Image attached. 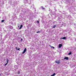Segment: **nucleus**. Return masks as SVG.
<instances>
[{
    "label": "nucleus",
    "instance_id": "nucleus-10",
    "mask_svg": "<svg viewBox=\"0 0 76 76\" xmlns=\"http://www.w3.org/2000/svg\"><path fill=\"white\" fill-rule=\"evenodd\" d=\"M7 63L8 64V63H9V60H8V59H7Z\"/></svg>",
    "mask_w": 76,
    "mask_h": 76
},
{
    "label": "nucleus",
    "instance_id": "nucleus-4",
    "mask_svg": "<svg viewBox=\"0 0 76 76\" xmlns=\"http://www.w3.org/2000/svg\"><path fill=\"white\" fill-rule=\"evenodd\" d=\"M62 46H63V45H61V44H60L59 45V48H61Z\"/></svg>",
    "mask_w": 76,
    "mask_h": 76
},
{
    "label": "nucleus",
    "instance_id": "nucleus-15",
    "mask_svg": "<svg viewBox=\"0 0 76 76\" xmlns=\"http://www.w3.org/2000/svg\"><path fill=\"white\" fill-rule=\"evenodd\" d=\"M18 74H20V71H18Z\"/></svg>",
    "mask_w": 76,
    "mask_h": 76
},
{
    "label": "nucleus",
    "instance_id": "nucleus-8",
    "mask_svg": "<svg viewBox=\"0 0 76 76\" xmlns=\"http://www.w3.org/2000/svg\"><path fill=\"white\" fill-rule=\"evenodd\" d=\"M22 27H23V25H21L20 26V27L19 28V29H21V28H22Z\"/></svg>",
    "mask_w": 76,
    "mask_h": 76
},
{
    "label": "nucleus",
    "instance_id": "nucleus-22",
    "mask_svg": "<svg viewBox=\"0 0 76 76\" xmlns=\"http://www.w3.org/2000/svg\"><path fill=\"white\" fill-rule=\"evenodd\" d=\"M22 39H21V40H22Z\"/></svg>",
    "mask_w": 76,
    "mask_h": 76
},
{
    "label": "nucleus",
    "instance_id": "nucleus-17",
    "mask_svg": "<svg viewBox=\"0 0 76 76\" xmlns=\"http://www.w3.org/2000/svg\"><path fill=\"white\" fill-rule=\"evenodd\" d=\"M7 63H6V64H5V66H6V65H7Z\"/></svg>",
    "mask_w": 76,
    "mask_h": 76
},
{
    "label": "nucleus",
    "instance_id": "nucleus-19",
    "mask_svg": "<svg viewBox=\"0 0 76 76\" xmlns=\"http://www.w3.org/2000/svg\"><path fill=\"white\" fill-rule=\"evenodd\" d=\"M20 50V48H19L18 49V50Z\"/></svg>",
    "mask_w": 76,
    "mask_h": 76
},
{
    "label": "nucleus",
    "instance_id": "nucleus-13",
    "mask_svg": "<svg viewBox=\"0 0 76 76\" xmlns=\"http://www.w3.org/2000/svg\"><path fill=\"white\" fill-rule=\"evenodd\" d=\"M72 54V52H70L68 53V55H71Z\"/></svg>",
    "mask_w": 76,
    "mask_h": 76
},
{
    "label": "nucleus",
    "instance_id": "nucleus-7",
    "mask_svg": "<svg viewBox=\"0 0 76 76\" xmlns=\"http://www.w3.org/2000/svg\"><path fill=\"white\" fill-rule=\"evenodd\" d=\"M49 46L51 48H53V49H54V48H54V47H53V46H51V45H49Z\"/></svg>",
    "mask_w": 76,
    "mask_h": 76
},
{
    "label": "nucleus",
    "instance_id": "nucleus-1",
    "mask_svg": "<svg viewBox=\"0 0 76 76\" xmlns=\"http://www.w3.org/2000/svg\"><path fill=\"white\" fill-rule=\"evenodd\" d=\"M55 63H57V64H60V60L56 61H55Z\"/></svg>",
    "mask_w": 76,
    "mask_h": 76
},
{
    "label": "nucleus",
    "instance_id": "nucleus-11",
    "mask_svg": "<svg viewBox=\"0 0 76 76\" xmlns=\"http://www.w3.org/2000/svg\"><path fill=\"white\" fill-rule=\"evenodd\" d=\"M56 27V25H54L53 26V28H55Z\"/></svg>",
    "mask_w": 76,
    "mask_h": 76
},
{
    "label": "nucleus",
    "instance_id": "nucleus-2",
    "mask_svg": "<svg viewBox=\"0 0 76 76\" xmlns=\"http://www.w3.org/2000/svg\"><path fill=\"white\" fill-rule=\"evenodd\" d=\"M26 51V48H25L24 50V51L23 52V54H24V53H25V52Z\"/></svg>",
    "mask_w": 76,
    "mask_h": 76
},
{
    "label": "nucleus",
    "instance_id": "nucleus-3",
    "mask_svg": "<svg viewBox=\"0 0 76 76\" xmlns=\"http://www.w3.org/2000/svg\"><path fill=\"white\" fill-rule=\"evenodd\" d=\"M60 39H66V37H61L60 38Z\"/></svg>",
    "mask_w": 76,
    "mask_h": 76
},
{
    "label": "nucleus",
    "instance_id": "nucleus-21",
    "mask_svg": "<svg viewBox=\"0 0 76 76\" xmlns=\"http://www.w3.org/2000/svg\"><path fill=\"white\" fill-rule=\"evenodd\" d=\"M25 1H28V0H25Z\"/></svg>",
    "mask_w": 76,
    "mask_h": 76
},
{
    "label": "nucleus",
    "instance_id": "nucleus-6",
    "mask_svg": "<svg viewBox=\"0 0 76 76\" xmlns=\"http://www.w3.org/2000/svg\"><path fill=\"white\" fill-rule=\"evenodd\" d=\"M41 7L42 10H45V9L44 8L43 6Z\"/></svg>",
    "mask_w": 76,
    "mask_h": 76
},
{
    "label": "nucleus",
    "instance_id": "nucleus-5",
    "mask_svg": "<svg viewBox=\"0 0 76 76\" xmlns=\"http://www.w3.org/2000/svg\"><path fill=\"white\" fill-rule=\"evenodd\" d=\"M64 59H65V60H69V58H68V57H65Z\"/></svg>",
    "mask_w": 76,
    "mask_h": 76
},
{
    "label": "nucleus",
    "instance_id": "nucleus-20",
    "mask_svg": "<svg viewBox=\"0 0 76 76\" xmlns=\"http://www.w3.org/2000/svg\"><path fill=\"white\" fill-rule=\"evenodd\" d=\"M16 50H17L18 49V47H16Z\"/></svg>",
    "mask_w": 76,
    "mask_h": 76
},
{
    "label": "nucleus",
    "instance_id": "nucleus-14",
    "mask_svg": "<svg viewBox=\"0 0 76 76\" xmlns=\"http://www.w3.org/2000/svg\"><path fill=\"white\" fill-rule=\"evenodd\" d=\"M40 32H41L40 31H38L36 32L37 33H40Z\"/></svg>",
    "mask_w": 76,
    "mask_h": 76
},
{
    "label": "nucleus",
    "instance_id": "nucleus-9",
    "mask_svg": "<svg viewBox=\"0 0 76 76\" xmlns=\"http://www.w3.org/2000/svg\"><path fill=\"white\" fill-rule=\"evenodd\" d=\"M56 75V73H53V74L50 75V76H54Z\"/></svg>",
    "mask_w": 76,
    "mask_h": 76
},
{
    "label": "nucleus",
    "instance_id": "nucleus-18",
    "mask_svg": "<svg viewBox=\"0 0 76 76\" xmlns=\"http://www.w3.org/2000/svg\"><path fill=\"white\" fill-rule=\"evenodd\" d=\"M37 22L38 23H39V21L38 20H37Z\"/></svg>",
    "mask_w": 76,
    "mask_h": 76
},
{
    "label": "nucleus",
    "instance_id": "nucleus-12",
    "mask_svg": "<svg viewBox=\"0 0 76 76\" xmlns=\"http://www.w3.org/2000/svg\"><path fill=\"white\" fill-rule=\"evenodd\" d=\"M11 27L10 28V29H13V27L11 26Z\"/></svg>",
    "mask_w": 76,
    "mask_h": 76
},
{
    "label": "nucleus",
    "instance_id": "nucleus-16",
    "mask_svg": "<svg viewBox=\"0 0 76 76\" xmlns=\"http://www.w3.org/2000/svg\"><path fill=\"white\" fill-rule=\"evenodd\" d=\"M4 22V20H1V22Z\"/></svg>",
    "mask_w": 76,
    "mask_h": 76
}]
</instances>
